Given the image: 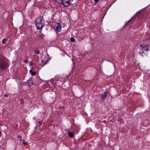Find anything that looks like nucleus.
<instances>
[{
  "instance_id": "5701e85b",
  "label": "nucleus",
  "mask_w": 150,
  "mask_h": 150,
  "mask_svg": "<svg viewBox=\"0 0 150 150\" xmlns=\"http://www.w3.org/2000/svg\"><path fill=\"white\" fill-rule=\"evenodd\" d=\"M6 97H8V95H4Z\"/></svg>"
},
{
  "instance_id": "9d476101",
  "label": "nucleus",
  "mask_w": 150,
  "mask_h": 150,
  "mask_svg": "<svg viewBox=\"0 0 150 150\" xmlns=\"http://www.w3.org/2000/svg\"><path fill=\"white\" fill-rule=\"evenodd\" d=\"M70 40L72 42H75V39L73 38H71Z\"/></svg>"
},
{
  "instance_id": "4be33fe9",
  "label": "nucleus",
  "mask_w": 150,
  "mask_h": 150,
  "mask_svg": "<svg viewBox=\"0 0 150 150\" xmlns=\"http://www.w3.org/2000/svg\"><path fill=\"white\" fill-rule=\"evenodd\" d=\"M25 62H28V61L27 60H25Z\"/></svg>"
},
{
  "instance_id": "f03ea898",
  "label": "nucleus",
  "mask_w": 150,
  "mask_h": 150,
  "mask_svg": "<svg viewBox=\"0 0 150 150\" xmlns=\"http://www.w3.org/2000/svg\"><path fill=\"white\" fill-rule=\"evenodd\" d=\"M36 26L37 29L40 30L44 26V24L42 22V18L41 17L38 18L35 21Z\"/></svg>"
},
{
  "instance_id": "4468645a",
  "label": "nucleus",
  "mask_w": 150,
  "mask_h": 150,
  "mask_svg": "<svg viewBox=\"0 0 150 150\" xmlns=\"http://www.w3.org/2000/svg\"><path fill=\"white\" fill-rule=\"evenodd\" d=\"M20 103L21 104H23L24 103V102L23 100L22 99L21 100V102Z\"/></svg>"
},
{
  "instance_id": "39448f33",
  "label": "nucleus",
  "mask_w": 150,
  "mask_h": 150,
  "mask_svg": "<svg viewBox=\"0 0 150 150\" xmlns=\"http://www.w3.org/2000/svg\"><path fill=\"white\" fill-rule=\"evenodd\" d=\"M62 4L65 7L69 6L71 4V2L70 0H63Z\"/></svg>"
},
{
  "instance_id": "1a4fd4ad",
  "label": "nucleus",
  "mask_w": 150,
  "mask_h": 150,
  "mask_svg": "<svg viewBox=\"0 0 150 150\" xmlns=\"http://www.w3.org/2000/svg\"><path fill=\"white\" fill-rule=\"evenodd\" d=\"M7 40L6 39H4L2 40V43L3 44H5Z\"/></svg>"
},
{
  "instance_id": "a878e982",
  "label": "nucleus",
  "mask_w": 150,
  "mask_h": 150,
  "mask_svg": "<svg viewBox=\"0 0 150 150\" xmlns=\"http://www.w3.org/2000/svg\"><path fill=\"white\" fill-rule=\"evenodd\" d=\"M1 134V131H0V134Z\"/></svg>"
},
{
  "instance_id": "f8f14e48",
  "label": "nucleus",
  "mask_w": 150,
  "mask_h": 150,
  "mask_svg": "<svg viewBox=\"0 0 150 150\" xmlns=\"http://www.w3.org/2000/svg\"><path fill=\"white\" fill-rule=\"evenodd\" d=\"M22 141L23 142V143L24 145H26L28 143L27 142H25L24 140H23Z\"/></svg>"
},
{
  "instance_id": "423d86ee",
  "label": "nucleus",
  "mask_w": 150,
  "mask_h": 150,
  "mask_svg": "<svg viewBox=\"0 0 150 150\" xmlns=\"http://www.w3.org/2000/svg\"><path fill=\"white\" fill-rule=\"evenodd\" d=\"M108 93L109 92L108 91H106L102 93L100 97L101 99L102 100L105 99L106 98Z\"/></svg>"
},
{
  "instance_id": "393cba45",
  "label": "nucleus",
  "mask_w": 150,
  "mask_h": 150,
  "mask_svg": "<svg viewBox=\"0 0 150 150\" xmlns=\"http://www.w3.org/2000/svg\"><path fill=\"white\" fill-rule=\"evenodd\" d=\"M42 62H44V61L42 60Z\"/></svg>"
},
{
  "instance_id": "f257e3e1",
  "label": "nucleus",
  "mask_w": 150,
  "mask_h": 150,
  "mask_svg": "<svg viewBox=\"0 0 150 150\" xmlns=\"http://www.w3.org/2000/svg\"><path fill=\"white\" fill-rule=\"evenodd\" d=\"M140 47L141 48V50L139 51V54L142 56H144L148 54L147 51H150L149 47V45H147L141 44L140 45Z\"/></svg>"
},
{
  "instance_id": "9b49d317",
  "label": "nucleus",
  "mask_w": 150,
  "mask_h": 150,
  "mask_svg": "<svg viewBox=\"0 0 150 150\" xmlns=\"http://www.w3.org/2000/svg\"><path fill=\"white\" fill-rule=\"evenodd\" d=\"M40 53V51L39 50H36L35 51V53L37 54H39Z\"/></svg>"
},
{
  "instance_id": "a211bd4d",
  "label": "nucleus",
  "mask_w": 150,
  "mask_h": 150,
  "mask_svg": "<svg viewBox=\"0 0 150 150\" xmlns=\"http://www.w3.org/2000/svg\"><path fill=\"white\" fill-rule=\"evenodd\" d=\"M29 72L31 74V73H32V72H33V71H32V70H30Z\"/></svg>"
},
{
  "instance_id": "412c9836",
  "label": "nucleus",
  "mask_w": 150,
  "mask_h": 150,
  "mask_svg": "<svg viewBox=\"0 0 150 150\" xmlns=\"http://www.w3.org/2000/svg\"><path fill=\"white\" fill-rule=\"evenodd\" d=\"M20 140V141H22V140H22V139H21V138H20V140Z\"/></svg>"
},
{
  "instance_id": "7ed1b4c3",
  "label": "nucleus",
  "mask_w": 150,
  "mask_h": 150,
  "mask_svg": "<svg viewBox=\"0 0 150 150\" xmlns=\"http://www.w3.org/2000/svg\"><path fill=\"white\" fill-rule=\"evenodd\" d=\"M8 67V63L4 60H0V68L2 70H4Z\"/></svg>"
},
{
  "instance_id": "aec40b11",
  "label": "nucleus",
  "mask_w": 150,
  "mask_h": 150,
  "mask_svg": "<svg viewBox=\"0 0 150 150\" xmlns=\"http://www.w3.org/2000/svg\"><path fill=\"white\" fill-rule=\"evenodd\" d=\"M39 125H42V123L40 122H39Z\"/></svg>"
},
{
  "instance_id": "ddd939ff",
  "label": "nucleus",
  "mask_w": 150,
  "mask_h": 150,
  "mask_svg": "<svg viewBox=\"0 0 150 150\" xmlns=\"http://www.w3.org/2000/svg\"><path fill=\"white\" fill-rule=\"evenodd\" d=\"M36 72L35 71H33L31 73V74L32 75H34L36 74Z\"/></svg>"
},
{
  "instance_id": "dca6fc26",
  "label": "nucleus",
  "mask_w": 150,
  "mask_h": 150,
  "mask_svg": "<svg viewBox=\"0 0 150 150\" xmlns=\"http://www.w3.org/2000/svg\"><path fill=\"white\" fill-rule=\"evenodd\" d=\"M33 62H31L30 63V66H32L33 65Z\"/></svg>"
},
{
  "instance_id": "0eeeda50",
  "label": "nucleus",
  "mask_w": 150,
  "mask_h": 150,
  "mask_svg": "<svg viewBox=\"0 0 150 150\" xmlns=\"http://www.w3.org/2000/svg\"><path fill=\"white\" fill-rule=\"evenodd\" d=\"M57 3L62 4L63 0H54Z\"/></svg>"
},
{
  "instance_id": "6e6552de",
  "label": "nucleus",
  "mask_w": 150,
  "mask_h": 150,
  "mask_svg": "<svg viewBox=\"0 0 150 150\" xmlns=\"http://www.w3.org/2000/svg\"><path fill=\"white\" fill-rule=\"evenodd\" d=\"M68 135H69L71 137H72L74 136V134L72 132H68Z\"/></svg>"
},
{
  "instance_id": "6ab92c4d",
  "label": "nucleus",
  "mask_w": 150,
  "mask_h": 150,
  "mask_svg": "<svg viewBox=\"0 0 150 150\" xmlns=\"http://www.w3.org/2000/svg\"><path fill=\"white\" fill-rule=\"evenodd\" d=\"M18 138H21V136H20L19 135V136H18Z\"/></svg>"
},
{
  "instance_id": "20e7f679",
  "label": "nucleus",
  "mask_w": 150,
  "mask_h": 150,
  "mask_svg": "<svg viewBox=\"0 0 150 150\" xmlns=\"http://www.w3.org/2000/svg\"><path fill=\"white\" fill-rule=\"evenodd\" d=\"M62 28L61 25L58 23H56L55 24L54 29L55 30L58 32L61 31Z\"/></svg>"
},
{
  "instance_id": "b1692460",
  "label": "nucleus",
  "mask_w": 150,
  "mask_h": 150,
  "mask_svg": "<svg viewBox=\"0 0 150 150\" xmlns=\"http://www.w3.org/2000/svg\"><path fill=\"white\" fill-rule=\"evenodd\" d=\"M46 64V63L45 62V63H44V64L42 66H44Z\"/></svg>"
},
{
  "instance_id": "f3484780",
  "label": "nucleus",
  "mask_w": 150,
  "mask_h": 150,
  "mask_svg": "<svg viewBox=\"0 0 150 150\" xmlns=\"http://www.w3.org/2000/svg\"><path fill=\"white\" fill-rule=\"evenodd\" d=\"M94 0L96 2H98L99 1V0Z\"/></svg>"
},
{
  "instance_id": "2eb2a0df",
  "label": "nucleus",
  "mask_w": 150,
  "mask_h": 150,
  "mask_svg": "<svg viewBox=\"0 0 150 150\" xmlns=\"http://www.w3.org/2000/svg\"><path fill=\"white\" fill-rule=\"evenodd\" d=\"M43 36L42 35H39V37L40 38H43Z\"/></svg>"
}]
</instances>
